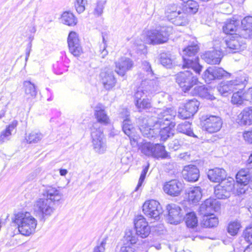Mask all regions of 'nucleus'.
<instances>
[{"label": "nucleus", "instance_id": "f257e3e1", "mask_svg": "<svg viewBox=\"0 0 252 252\" xmlns=\"http://www.w3.org/2000/svg\"><path fill=\"white\" fill-rule=\"evenodd\" d=\"M156 113L157 115V120L154 122V126L160 129L158 130L160 140L165 141L174 134V127L175 126L174 122L170 121L173 119L177 115L176 111L173 108L165 109H157Z\"/></svg>", "mask_w": 252, "mask_h": 252}, {"label": "nucleus", "instance_id": "f03ea898", "mask_svg": "<svg viewBox=\"0 0 252 252\" xmlns=\"http://www.w3.org/2000/svg\"><path fill=\"white\" fill-rule=\"evenodd\" d=\"M220 199L210 198L206 199L200 206L199 213L202 215L201 222L202 226L211 228L219 223L218 219L213 214L214 211H219L220 209Z\"/></svg>", "mask_w": 252, "mask_h": 252}, {"label": "nucleus", "instance_id": "7ed1b4c3", "mask_svg": "<svg viewBox=\"0 0 252 252\" xmlns=\"http://www.w3.org/2000/svg\"><path fill=\"white\" fill-rule=\"evenodd\" d=\"M158 90L156 81H142L140 85L137 88L134 94L135 105L139 111L151 107L150 99L148 98L142 99V97L144 95L150 96Z\"/></svg>", "mask_w": 252, "mask_h": 252}, {"label": "nucleus", "instance_id": "20e7f679", "mask_svg": "<svg viewBox=\"0 0 252 252\" xmlns=\"http://www.w3.org/2000/svg\"><path fill=\"white\" fill-rule=\"evenodd\" d=\"M249 77L246 74H243L236 80L230 81L226 84L221 82V95H225L226 93L234 92L231 97V102L233 104L241 105L244 101L242 90L248 81Z\"/></svg>", "mask_w": 252, "mask_h": 252}, {"label": "nucleus", "instance_id": "39448f33", "mask_svg": "<svg viewBox=\"0 0 252 252\" xmlns=\"http://www.w3.org/2000/svg\"><path fill=\"white\" fill-rule=\"evenodd\" d=\"M12 222L16 225L23 235L30 236L35 232L37 220L28 212H20L14 215Z\"/></svg>", "mask_w": 252, "mask_h": 252}, {"label": "nucleus", "instance_id": "423d86ee", "mask_svg": "<svg viewBox=\"0 0 252 252\" xmlns=\"http://www.w3.org/2000/svg\"><path fill=\"white\" fill-rule=\"evenodd\" d=\"M199 47L196 40L193 41L191 45H189L184 49L182 67L184 68H191L196 73L199 74L202 66L199 63V58L196 56Z\"/></svg>", "mask_w": 252, "mask_h": 252}, {"label": "nucleus", "instance_id": "0eeeda50", "mask_svg": "<svg viewBox=\"0 0 252 252\" xmlns=\"http://www.w3.org/2000/svg\"><path fill=\"white\" fill-rule=\"evenodd\" d=\"M172 27L159 25L155 29L147 31L146 41L147 43L157 45L165 43L172 32Z\"/></svg>", "mask_w": 252, "mask_h": 252}, {"label": "nucleus", "instance_id": "6e6552de", "mask_svg": "<svg viewBox=\"0 0 252 252\" xmlns=\"http://www.w3.org/2000/svg\"><path fill=\"white\" fill-rule=\"evenodd\" d=\"M91 131L94 149L99 154L104 153L107 149L106 140L99 125L94 123Z\"/></svg>", "mask_w": 252, "mask_h": 252}, {"label": "nucleus", "instance_id": "1a4fd4ad", "mask_svg": "<svg viewBox=\"0 0 252 252\" xmlns=\"http://www.w3.org/2000/svg\"><path fill=\"white\" fill-rule=\"evenodd\" d=\"M168 20L176 26H185L188 23L187 15L175 4L168 5L165 11Z\"/></svg>", "mask_w": 252, "mask_h": 252}, {"label": "nucleus", "instance_id": "9d476101", "mask_svg": "<svg viewBox=\"0 0 252 252\" xmlns=\"http://www.w3.org/2000/svg\"><path fill=\"white\" fill-rule=\"evenodd\" d=\"M176 81L182 90L186 93L190 91L191 88L196 84L198 78L193 75L190 71L187 70L178 73L176 75Z\"/></svg>", "mask_w": 252, "mask_h": 252}, {"label": "nucleus", "instance_id": "9b49d317", "mask_svg": "<svg viewBox=\"0 0 252 252\" xmlns=\"http://www.w3.org/2000/svg\"><path fill=\"white\" fill-rule=\"evenodd\" d=\"M33 209L42 219L50 216L55 210L54 204L45 198L38 199L34 203Z\"/></svg>", "mask_w": 252, "mask_h": 252}, {"label": "nucleus", "instance_id": "f8f14e48", "mask_svg": "<svg viewBox=\"0 0 252 252\" xmlns=\"http://www.w3.org/2000/svg\"><path fill=\"white\" fill-rule=\"evenodd\" d=\"M143 212L147 217L158 220L162 210L158 202L152 199L145 202L143 205Z\"/></svg>", "mask_w": 252, "mask_h": 252}, {"label": "nucleus", "instance_id": "ddd939ff", "mask_svg": "<svg viewBox=\"0 0 252 252\" xmlns=\"http://www.w3.org/2000/svg\"><path fill=\"white\" fill-rule=\"evenodd\" d=\"M203 129L209 133H215L220 129V118L215 115L202 117Z\"/></svg>", "mask_w": 252, "mask_h": 252}, {"label": "nucleus", "instance_id": "4468645a", "mask_svg": "<svg viewBox=\"0 0 252 252\" xmlns=\"http://www.w3.org/2000/svg\"><path fill=\"white\" fill-rule=\"evenodd\" d=\"M153 120L152 118H144L139 124V129L144 137L149 139L155 138L158 135V130L152 126Z\"/></svg>", "mask_w": 252, "mask_h": 252}, {"label": "nucleus", "instance_id": "2eb2a0df", "mask_svg": "<svg viewBox=\"0 0 252 252\" xmlns=\"http://www.w3.org/2000/svg\"><path fill=\"white\" fill-rule=\"evenodd\" d=\"M136 234L142 238L147 237L150 233V227L146 219L142 215L135 217L134 220Z\"/></svg>", "mask_w": 252, "mask_h": 252}, {"label": "nucleus", "instance_id": "dca6fc26", "mask_svg": "<svg viewBox=\"0 0 252 252\" xmlns=\"http://www.w3.org/2000/svg\"><path fill=\"white\" fill-rule=\"evenodd\" d=\"M67 43L70 52L74 56H80L83 52L77 33L70 32L67 38Z\"/></svg>", "mask_w": 252, "mask_h": 252}, {"label": "nucleus", "instance_id": "f3484780", "mask_svg": "<svg viewBox=\"0 0 252 252\" xmlns=\"http://www.w3.org/2000/svg\"><path fill=\"white\" fill-rule=\"evenodd\" d=\"M115 72L119 75L124 76L126 72L131 70L134 65L133 62L129 58L123 57L115 62Z\"/></svg>", "mask_w": 252, "mask_h": 252}, {"label": "nucleus", "instance_id": "a211bd4d", "mask_svg": "<svg viewBox=\"0 0 252 252\" xmlns=\"http://www.w3.org/2000/svg\"><path fill=\"white\" fill-rule=\"evenodd\" d=\"M166 210L168 212V220L170 223L177 224L183 219V216L181 213L182 210L176 204H168L166 206Z\"/></svg>", "mask_w": 252, "mask_h": 252}, {"label": "nucleus", "instance_id": "6ab92c4d", "mask_svg": "<svg viewBox=\"0 0 252 252\" xmlns=\"http://www.w3.org/2000/svg\"><path fill=\"white\" fill-rule=\"evenodd\" d=\"M183 185L177 180H172L166 182L163 188L164 191L172 196L179 195L183 190Z\"/></svg>", "mask_w": 252, "mask_h": 252}, {"label": "nucleus", "instance_id": "aec40b11", "mask_svg": "<svg viewBox=\"0 0 252 252\" xmlns=\"http://www.w3.org/2000/svg\"><path fill=\"white\" fill-rule=\"evenodd\" d=\"M45 199H48L53 204L56 202L60 201L63 196V194L59 188H57L52 186L47 187L43 191L42 193Z\"/></svg>", "mask_w": 252, "mask_h": 252}, {"label": "nucleus", "instance_id": "412c9836", "mask_svg": "<svg viewBox=\"0 0 252 252\" xmlns=\"http://www.w3.org/2000/svg\"><path fill=\"white\" fill-rule=\"evenodd\" d=\"M101 82L106 90H110L116 85V79L113 71L109 68L103 69L100 74Z\"/></svg>", "mask_w": 252, "mask_h": 252}, {"label": "nucleus", "instance_id": "4be33fe9", "mask_svg": "<svg viewBox=\"0 0 252 252\" xmlns=\"http://www.w3.org/2000/svg\"><path fill=\"white\" fill-rule=\"evenodd\" d=\"M184 178L190 182H194L199 177V170L195 165H189L184 167L182 171Z\"/></svg>", "mask_w": 252, "mask_h": 252}, {"label": "nucleus", "instance_id": "5701e85b", "mask_svg": "<svg viewBox=\"0 0 252 252\" xmlns=\"http://www.w3.org/2000/svg\"><path fill=\"white\" fill-rule=\"evenodd\" d=\"M236 122L240 126L252 124V106L246 107L238 115Z\"/></svg>", "mask_w": 252, "mask_h": 252}, {"label": "nucleus", "instance_id": "b1692460", "mask_svg": "<svg viewBox=\"0 0 252 252\" xmlns=\"http://www.w3.org/2000/svg\"><path fill=\"white\" fill-rule=\"evenodd\" d=\"M234 187V180L231 177L221 178V199L228 198Z\"/></svg>", "mask_w": 252, "mask_h": 252}, {"label": "nucleus", "instance_id": "393cba45", "mask_svg": "<svg viewBox=\"0 0 252 252\" xmlns=\"http://www.w3.org/2000/svg\"><path fill=\"white\" fill-rule=\"evenodd\" d=\"M208 178L213 182L220 183V169L216 168L209 170L208 172ZM220 184L215 188V194L218 199H220Z\"/></svg>", "mask_w": 252, "mask_h": 252}, {"label": "nucleus", "instance_id": "a878e982", "mask_svg": "<svg viewBox=\"0 0 252 252\" xmlns=\"http://www.w3.org/2000/svg\"><path fill=\"white\" fill-rule=\"evenodd\" d=\"M129 116V112L126 109H123V112L121 113V117L124 119L122 129L126 135H129L131 132H134V130Z\"/></svg>", "mask_w": 252, "mask_h": 252}, {"label": "nucleus", "instance_id": "bb28decb", "mask_svg": "<svg viewBox=\"0 0 252 252\" xmlns=\"http://www.w3.org/2000/svg\"><path fill=\"white\" fill-rule=\"evenodd\" d=\"M220 77V68L216 66L209 67L204 73L203 78L207 83L212 80L219 79Z\"/></svg>", "mask_w": 252, "mask_h": 252}, {"label": "nucleus", "instance_id": "cd10ccee", "mask_svg": "<svg viewBox=\"0 0 252 252\" xmlns=\"http://www.w3.org/2000/svg\"><path fill=\"white\" fill-rule=\"evenodd\" d=\"M242 30L241 36L244 38H248L252 36V17L248 16L244 18L241 22Z\"/></svg>", "mask_w": 252, "mask_h": 252}, {"label": "nucleus", "instance_id": "c85d7f7f", "mask_svg": "<svg viewBox=\"0 0 252 252\" xmlns=\"http://www.w3.org/2000/svg\"><path fill=\"white\" fill-rule=\"evenodd\" d=\"M225 42L227 47L237 51L245 47V44L242 42V37L236 35L232 36L229 40H226Z\"/></svg>", "mask_w": 252, "mask_h": 252}, {"label": "nucleus", "instance_id": "c756f323", "mask_svg": "<svg viewBox=\"0 0 252 252\" xmlns=\"http://www.w3.org/2000/svg\"><path fill=\"white\" fill-rule=\"evenodd\" d=\"M94 115L98 124L100 123L103 125H106L110 122L109 118L106 113L103 107L100 104L95 107Z\"/></svg>", "mask_w": 252, "mask_h": 252}, {"label": "nucleus", "instance_id": "7c9ffc66", "mask_svg": "<svg viewBox=\"0 0 252 252\" xmlns=\"http://www.w3.org/2000/svg\"><path fill=\"white\" fill-rule=\"evenodd\" d=\"M250 168L247 166L246 168L242 169L237 173L236 179L238 184H249L250 178H251V174H252V170Z\"/></svg>", "mask_w": 252, "mask_h": 252}, {"label": "nucleus", "instance_id": "2f4dec72", "mask_svg": "<svg viewBox=\"0 0 252 252\" xmlns=\"http://www.w3.org/2000/svg\"><path fill=\"white\" fill-rule=\"evenodd\" d=\"M188 200L193 204L197 203L202 196V189L200 187H192L188 190Z\"/></svg>", "mask_w": 252, "mask_h": 252}, {"label": "nucleus", "instance_id": "473e14b6", "mask_svg": "<svg viewBox=\"0 0 252 252\" xmlns=\"http://www.w3.org/2000/svg\"><path fill=\"white\" fill-rule=\"evenodd\" d=\"M18 123L17 120H13L9 125L6 126L5 129L1 132L0 134V144H2L10 140L12 131L16 128Z\"/></svg>", "mask_w": 252, "mask_h": 252}, {"label": "nucleus", "instance_id": "72a5a7b5", "mask_svg": "<svg viewBox=\"0 0 252 252\" xmlns=\"http://www.w3.org/2000/svg\"><path fill=\"white\" fill-rule=\"evenodd\" d=\"M141 67L143 71L146 73L147 78L142 81H156L157 82V88L158 86V77L157 75L154 73L151 65L149 62L147 61H143L142 62Z\"/></svg>", "mask_w": 252, "mask_h": 252}, {"label": "nucleus", "instance_id": "f704fd0d", "mask_svg": "<svg viewBox=\"0 0 252 252\" xmlns=\"http://www.w3.org/2000/svg\"><path fill=\"white\" fill-rule=\"evenodd\" d=\"M190 94L193 95H198L207 99L214 100L215 99V97L208 92V89L204 85L195 86Z\"/></svg>", "mask_w": 252, "mask_h": 252}, {"label": "nucleus", "instance_id": "c9c22d12", "mask_svg": "<svg viewBox=\"0 0 252 252\" xmlns=\"http://www.w3.org/2000/svg\"><path fill=\"white\" fill-rule=\"evenodd\" d=\"M153 153V154H152V157L158 159L159 158L162 159L170 158V155L166 151L165 147L161 144L154 145Z\"/></svg>", "mask_w": 252, "mask_h": 252}, {"label": "nucleus", "instance_id": "e433bc0d", "mask_svg": "<svg viewBox=\"0 0 252 252\" xmlns=\"http://www.w3.org/2000/svg\"><path fill=\"white\" fill-rule=\"evenodd\" d=\"M220 55L217 51H208L206 52L202 58L209 64H219L220 62Z\"/></svg>", "mask_w": 252, "mask_h": 252}, {"label": "nucleus", "instance_id": "4c0bfd02", "mask_svg": "<svg viewBox=\"0 0 252 252\" xmlns=\"http://www.w3.org/2000/svg\"><path fill=\"white\" fill-rule=\"evenodd\" d=\"M23 85L27 100L34 98L37 95V91L34 84L30 81H25Z\"/></svg>", "mask_w": 252, "mask_h": 252}, {"label": "nucleus", "instance_id": "58836bf2", "mask_svg": "<svg viewBox=\"0 0 252 252\" xmlns=\"http://www.w3.org/2000/svg\"><path fill=\"white\" fill-rule=\"evenodd\" d=\"M61 21L63 24L68 26H74L78 22L77 18L73 13L67 11L64 12L62 14Z\"/></svg>", "mask_w": 252, "mask_h": 252}, {"label": "nucleus", "instance_id": "ea45409f", "mask_svg": "<svg viewBox=\"0 0 252 252\" xmlns=\"http://www.w3.org/2000/svg\"><path fill=\"white\" fill-rule=\"evenodd\" d=\"M191 124L189 122L179 124L177 127V130L180 133L185 134L189 136L196 137L191 128Z\"/></svg>", "mask_w": 252, "mask_h": 252}, {"label": "nucleus", "instance_id": "a19ab883", "mask_svg": "<svg viewBox=\"0 0 252 252\" xmlns=\"http://www.w3.org/2000/svg\"><path fill=\"white\" fill-rule=\"evenodd\" d=\"M245 240L250 243L245 249L244 252H252V223H250L243 232Z\"/></svg>", "mask_w": 252, "mask_h": 252}, {"label": "nucleus", "instance_id": "79ce46f5", "mask_svg": "<svg viewBox=\"0 0 252 252\" xmlns=\"http://www.w3.org/2000/svg\"><path fill=\"white\" fill-rule=\"evenodd\" d=\"M160 61L161 64L166 68H170L175 65L174 58L170 54L164 53L161 54Z\"/></svg>", "mask_w": 252, "mask_h": 252}, {"label": "nucleus", "instance_id": "37998d69", "mask_svg": "<svg viewBox=\"0 0 252 252\" xmlns=\"http://www.w3.org/2000/svg\"><path fill=\"white\" fill-rule=\"evenodd\" d=\"M239 21L234 20H228L225 25L223 26V32L226 34H233V32L236 31Z\"/></svg>", "mask_w": 252, "mask_h": 252}, {"label": "nucleus", "instance_id": "c03bdc74", "mask_svg": "<svg viewBox=\"0 0 252 252\" xmlns=\"http://www.w3.org/2000/svg\"><path fill=\"white\" fill-rule=\"evenodd\" d=\"M199 102L196 99L189 100L185 105L186 108L190 115L193 116L198 110Z\"/></svg>", "mask_w": 252, "mask_h": 252}, {"label": "nucleus", "instance_id": "a18cd8bd", "mask_svg": "<svg viewBox=\"0 0 252 252\" xmlns=\"http://www.w3.org/2000/svg\"><path fill=\"white\" fill-rule=\"evenodd\" d=\"M43 134L39 131H32L26 136L25 139L29 144L37 143L43 138Z\"/></svg>", "mask_w": 252, "mask_h": 252}, {"label": "nucleus", "instance_id": "49530a36", "mask_svg": "<svg viewBox=\"0 0 252 252\" xmlns=\"http://www.w3.org/2000/svg\"><path fill=\"white\" fill-rule=\"evenodd\" d=\"M107 2V0H97L94 5L93 14L95 17L101 16L103 13V9Z\"/></svg>", "mask_w": 252, "mask_h": 252}, {"label": "nucleus", "instance_id": "de8ad7c7", "mask_svg": "<svg viewBox=\"0 0 252 252\" xmlns=\"http://www.w3.org/2000/svg\"><path fill=\"white\" fill-rule=\"evenodd\" d=\"M154 144L150 142H142L139 146V149L141 152L146 156H152L153 154V150Z\"/></svg>", "mask_w": 252, "mask_h": 252}, {"label": "nucleus", "instance_id": "09e8293b", "mask_svg": "<svg viewBox=\"0 0 252 252\" xmlns=\"http://www.w3.org/2000/svg\"><path fill=\"white\" fill-rule=\"evenodd\" d=\"M185 219L188 227L193 228L197 226L198 220L194 213L190 212L187 214Z\"/></svg>", "mask_w": 252, "mask_h": 252}, {"label": "nucleus", "instance_id": "8fccbe9b", "mask_svg": "<svg viewBox=\"0 0 252 252\" xmlns=\"http://www.w3.org/2000/svg\"><path fill=\"white\" fill-rule=\"evenodd\" d=\"M185 7L187 12L195 14L198 11L199 5L195 1L187 0Z\"/></svg>", "mask_w": 252, "mask_h": 252}, {"label": "nucleus", "instance_id": "3c124183", "mask_svg": "<svg viewBox=\"0 0 252 252\" xmlns=\"http://www.w3.org/2000/svg\"><path fill=\"white\" fill-rule=\"evenodd\" d=\"M240 223L237 221H233L229 223L227 232L232 236L236 235L240 228Z\"/></svg>", "mask_w": 252, "mask_h": 252}, {"label": "nucleus", "instance_id": "603ef678", "mask_svg": "<svg viewBox=\"0 0 252 252\" xmlns=\"http://www.w3.org/2000/svg\"><path fill=\"white\" fill-rule=\"evenodd\" d=\"M125 241H126L127 243H129L130 244L132 245L135 244L137 240V237L136 234L133 233L131 231H126L124 237ZM128 245V244H127Z\"/></svg>", "mask_w": 252, "mask_h": 252}, {"label": "nucleus", "instance_id": "864d4df0", "mask_svg": "<svg viewBox=\"0 0 252 252\" xmlns=\"http://www.w3.org/2000/svg\"><path fill=\"white\" fill-rule=\"evenodd\" d=\"M149 164H148L147 165H146L143 167V169L142 171V172L141 173V175H140V178H139V179L138 181V184L134 190L135 191H137L141 187V186L145 179L146 174L149 170Z\"/></svg>", "mask_w": 252, "mask_h": 252}, {"label": "nucleus", "instance_id": "5fc2aeb1", "mask_svg": "<svg viewBox=\"0 0 252 252\" xmlns=\"http://www.w3.org/2000/svg\"><path fill=\"white\" fill-rule=\"evenodd\" d=\"M177 116L181 119H187L192 117L184 105L179 108Z\"/></svg>", "mask_w": 252, "mask_h": 252}, {"label": "nucleus", "instance_id": "6e6d98bb", "mask_svg": "<svg viewBox=\"0 0 252 252\" xmlns=\"http://www.w3.org/2000/svg\"><path fill=\"white\" fill-rule=\"evenodd\" d=\"M128 136L131 145L133 147H139V143L140 142V137L139 135L134 133V132H131L129 135H127Z\"/></svg>", "mask_w": 252, "mask_h": 252}, {"label": "nucleus", "instance_id": "4d7b16f0", "mask_svg": "<svg viewBox=\"0 0 252 252\" xmlns=\"http://www.w3.org/2000/svg\"><path fill=\"white\" fill-rule=\"evenodd\" d=\"M87 2V0H76L74 3V6L77 12L81 13L85 9V5Z\"/></svg>", "mask_w": 252, "mask_h": 252}, {"label": "nucleus", "instance_id": "13d9d810", "mask_svg": "<svg viewBox=\"0 0 252 252\" xmlns=\"http://www.w3.org/2000/svg\"><path fill=\"white\" fill-rule=\"evenodd\" d=\"M107 240V237L104 238L101 242L94 248L93 252H104Z\"/></svg>", "mask_w": 252, "mask_h": 252}, {"label": "nucleus", "instance_id": "bf43d9fd", "mask_svg": "<svg viewBox=\"0 0 252 252\" xmlns=\"http://www.w3.org/2000/svg\"><path fill=\"white\" fill-rule=\"evenodd\" d=\"M243 99L244 101L252 103V88H249L247 91L243 93Z\"/></svg>", "mask_w": 252, "mask_h": 252}, {"label": "nucleus", "instance_id": "052dcab7", "mask_svg": "<svg viewBox=\"0 0 252 252\" xmlns=\"http://www.w3.org/2000/svg\"><path fill=\"white\" fill-rule=\"evenodd\" d=\"M247 185H242V184H238L236 189L237 193L238 195L244 194L248 189Z\"/></svg>", "mask_w": 252, "mask_h": 252}, {"label": "nucleus", "instance_id": "680f3d73", "mask_svg": "<svg viewBox=\"0 0 252 252\" xmlns=\"http://www.w3.org/2000/svg\"><path fill=\"white\" fill-rule=\"evenodd\" d=\"M243 136L245 141L252 144V129L244 132Z\"/></svg>", "mask_w": 252, "mask_h": 252}, {"label": "nucleus", "instance_id": "e2e57ef3", "mask_svg": "<svg viewBox=\"0 0 252 252\" xmlns=\"http://www.w3.org/2000/svg\"><path fill=\"white\" fill-rule=\"evenodd\" d=\"M181 143L178 139H175L169 144L170 148L173 149L174 151L177 150L181 147Z\"/></svg>", "mask_w": 252, "mask_h": 252}, {"label": "nucleus", "instance_id": "0e129e2a", "mask_svg": "<svg viewBox=\"0 0 252 252\" xmlns=\"http://www.w3.org/2000/svg\"><path fill=\"white\" fill-rule=\"evenodd\" d=\"M102 40H103V46L102 47V49H100V57L102 58H104L108 54V51L106 50V41L105 40L104 37H102Z\"/></svg>", "mask_w": 252, "mask_h": 252}, {"label": "nucleus", "instance_id": "69168bd1", "mask_svg": "<svg viewBox=\"0 0 252 252\" xmlns=\"http://www.w3.org/2000/svg\"><path fill=\"white\" fill-rule=\"evenodd\" d=\"M126 245L125 244V246L121 248L120 252H135L134 248L129 245Z\"/></svg>", "mask_w": 252, "mask_h": 252}, {"label": "nucleus", "instance_id": "338daca9", "mask_svg": "<svg viewBox=\"0 0 252 252\" xmlns=\"http://www.w3.org/2000/svg\"><path fill=\"white\" fill-rule=\"evenodd\" d=\"M247 166L252 168V153L251 154L249 159L247 160Z\"/></svg>", "mask_w": 252, "mask_h": 252}, {"label": "nucleus", "instance_id": "774afa93", "mask_svg": "<svg viewBox=\"0 0 252 252\" xmlns=\"http://www.w3.org/2000/svg\"><path fill=\"white\" fill-rule=\"evenodd\" d=\"M180 158L185 160H187L189 159V155L188 154V153H184L180 155Z\"/></svg>", "mask_w": 252, "mask_h": 252}]
</instances>
